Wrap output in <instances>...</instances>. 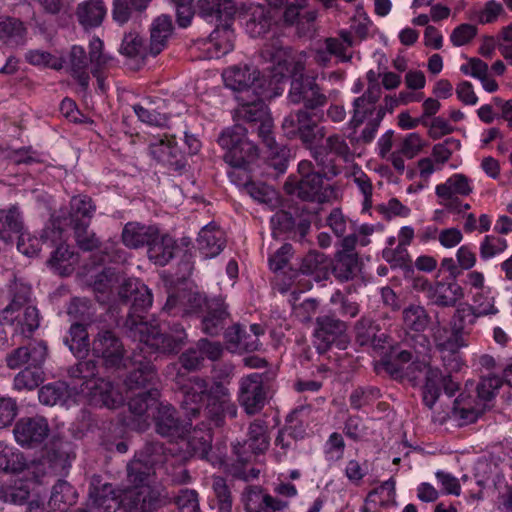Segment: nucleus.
<instances>
[{
    "mask_svg": "<svg viewBox=\"0 0 512 512\" xmlns=\"http://www.w3.org/2000/svg\"><path fill=\"white\" fill-rule=\"evenodd\" d=\"M288 139H299L302 145L309 149L318 167L325 170L328 167V155L333 154L348 161L352 154L344 136L334 133L325 139L323 146L317 144L324 139L326 128L319 126L311 112L297 109L284 117L281 125Z\"/></svg>",
    "mask_w": 512,
    "mask_h": 512,
    "instance_id": "obj_2",
    "label": "nucleus"
},
{
    "mask_svg": "<svg viewBox=\"0 0 512 512\" xmlns=\"http://www.w3.org/2000/svg\"><path fill=\"white\" fill-rule=\"evenodd\" d=\"M16 442L24 448H37L47 439L50 427L42 416L20 418L13 429Z\"/></svg>",
    "mask_w": 512,
    "mask_h": 512,
    "instance_id": "obj_15",
    "label": "nucleus"
},
{
    "mask_svg": "<svg viewBox=\"0 0 512 512\" xmlns=\"http://www.w3.org/2000/svg\"><path fill=\"white\" fill-rule=\"evenodd\" d=\"M211 488L218 512H232L233 495L227 480L221 476H213Z\"/></svg>",
    "mask_w": 512,
    "mask_h": 512,
    "instance_id": "obj_57",
    "label": "nucleus"
},
{
    "mask_svg": "<svg viewBox=\"0 0 512 512\" xmlns=\"http://www.w3.org/2000/svg\"><path fill=\"white\" fill-rule=\"evenodd\" d=\"M237 100L239 102L237 116L240 120L250 124L251 128L270 116L267 105L257 93L238 95Z\"/></svg>",
    "mask_w": 512,
    "mask_h": 512,
    "instance_id": "obj_25",
    "label": "nucleus"
},
{
    "mask_svg": "<svg viewBox=\"0 0 512 512\" xmlns=\"http://www.w3.org/2000/svg\"><path fill=\"white\" fill-rule=\"evenodd\" d=\"M8 299L9 303L0 311V325H14V314L26 306L32 305L31 285L14 278L8 286Z\"/></svg>",
    "mask_w": 512,
    "mask_h": 512,
    "instance_id": "obj_16",
    "label": "nucleus"
},
{
    "mask_svg": "<svg viewBox=\"0 0 512 512\" xmlns=\"http://www.w3.org/2000/svg\"><path fill=\"white\" fill-rule=\"evenodd\" d=\"M297 449V436L295 428L286 426L278 431L274 441V457L278 462L293 456Z\"/></svg>",
    "mask_w": 512,
    "mask_h": 512,
    "instance_id": "obj_44",
    "label": "nucleus"
},
{
    "mask_svg": "<svg viewBox=\"0 0 512 512\" xmlns=\"http://www.w3.org/2000/svg\"><path fill=\"white\" fill-rule=\"evenodd\" d=\"M261 56L276 65L281 75L289 72L290 66L295 63L291 48L285 47L279 37H273L263 45Z\"/></svg>",
    "mask_w": 512,
    "mask_h": 512,
    "instance_id": "obj_27",
    "label": "nucleus"
},
{
    "mask_svg": "<svg viewBox=\"0 0 512 512\" xmlns=\"http://www.w3.org/2000/svg\"><path fill=\"white\" fill-rule=\"evenodd\" d=\"M40 239L49 247L57 245L47 261L48 265L62 276L71 274L78 256L70 250L68 245L61 243L62 230L52 223L42 230Z\"/></svg>",
    "mask_w": 512,
    "mask_h": 512,
    "instance_id": "obj_12",
    "label": "nucleus"
},
{
    "mask_svg": "<svg viewBox=\"0 0 512 512\" xmlns=\"http://www.w3.org/2000/svg\"><path fill=\"white\" fill-rule=\"evenodd\" d=\"M96 211V205L91 197L78 195L72 197L68 216L64 219L71 228L90 226L91 220Z\"/></svg>",
    "mask_w": 512,
    "mask_h": 512,
    "instance_id": "obj_26",
    "label": "nucleus"
},
{
    "mask_svg": "<svg viewBox=\"0 0 512 512\" xmlns=\"http://www.w3.org/2000/svg\"><path fill=\"white\" fill-rule=\"evenodd\" d=\"M422 289L427 292V297L433 304L439 307H454L464 297L461 285L455 279L451 281H438L435 284L423 281Z\"/></svg>",
    "mask_w": 512,
    "mask_h": 512,
    "instance_id": "obj_19",
    "label": "nucleus"
},
{
    "mask_svg": "<svg viewBox=\"0 0 512 512\" xmlns=\"http://www.w3.org/2000/svg\"><path fill=\"white\" fill-rule=\"evenodd\" d=\"M247 128L240 124L224 129L217 142L225 150L224 161L228 165L253 163L258 158L257 146L247 138Z\"/></svg>",
    "mask_w": 512,
    "mask_h": 512,
    "instance_id": "obj_7",
    "label": "nucleus"
},
{
    "mask_svg": "<svg viewBox=\"0 0 512 512\" xmlns=\"http://www.w3.org/2000/svg\"><path fill=\"white\" fill-rule=\"evenodd\" d=\"M159 391L157 389H148L140 391L135 396L131 397L128 402L129 410L135 416L140 418L145 416V413L150 409H157Z\"/></svg>",
    "mask_w": 512,
    "mask_h": 512,
    "instance_id": "obj_55",
    "label": "nucleus"
},
{
    "mask_svg": "<svg viewBox=\"0 0 512 512\" xmlns=\"http://www.w3.org/2000/svg\"><path fill=\"white\" fill-rule=\"evenodd\" d=\"M378 107L374 103L368 102L365 98L357 97L353 101V115L349 122L350 128L356 130L366 119L376 116Z\"/></svg>",
    "mask_w": 512,
    "mask_h": 512,
    "instance_id": "obj_61",
    "label": "nucleus"
},
{
    "mask_svg": "<svg viewBox=\"0 0 512 512\" xmlns=\"http://www.w3.org/2000/svg\"><path fill=\"white\" fill-rule=\"evenodd\" d=\"M153 420L156 433L170 441L187 437L192 426V420H181L176 409L168 403H159Z\"/></svg>",
    "mask_w": 512,
    "mask_h": 512,
    "instance_id": "obj_14",
    "label": "nucleus"
},
{
    "mask_svg": "<svg viewBox=\"0 0 512 512\" xmlns=\"http://www.w3.org/2000/svg\"><path fill=\"white\" fill-rule=\"evenodd\" d=\"M89 64L91 63L84 48L77 45L73 46L69 54V66L72 75L83 89H87L89 85Z\"/></svg>",
    "mask_w": 512,
    "mask_h": 512,
    "instance_id": "obj_43",
    "label": "nucleus"
},
{
    "mask_svg": "<svg viewBox=\"0 0 512 512\" xmlns=\"http://www.w3.org/2000/svg\"><path fill=\"white\" fill-rule=\"evenodd\" d=\"M78 493L76 489L66 480H58L53 486L49 505L59 512H66L72 505L76 504Z\"/></svg>",
    "mask_w": 512,
    "mask_h": 512,
    "instance_id": "obj_39",
    "label": "nucleus"
},
{
    "mask_svg": "<svg viewBox=\"0 0 512 512\" xmlns=\"http://www.w3.org/2000/svg\"><path fill=\"white\" fill-rule=\"evenodd\" d=\"M44 381L42 368L26 367L16 374L13 380V387L18 391H32Z\"/></svg>",
    "mask_w": 512,
    "mask_h": 512,
    "instance_id": "obj_58",
    "label": "nucleus"
},
{
    "mask_svg": "<svg viewBox=\"0 0 512 512\" xmlns=\"http://www.w3.org/2000/svg\"><path fill=\"white\" fill-rule=\"evenodd\" d=\"M122 501H119L112 484H101L94 478L89 488L87 512H116Z\"/></svg>",
    "mask_w": 512,
    "mask_h": 512,
    "instance_id": "obj_18",
    "label": "nucleus"
},
{
    "mask_svg": "<svg viewBox=\"0 0 512 512\" xmlns=\"http://www.w3.org/2000/svg\"><path fill=\"white\" fill-rule=\"evenodd\" d=\"M224 337L234 351L253 352L260 346L259 339L255 335H250L240 324H234L227 328Z\"/></svg>",
    "mask_w": 512,
    "mask_h": 512,
    "instance_id": "obj_37",
    "label": "nucleus"
},
{
    "mask_svg": "<svg viewBox=\"0 0 512 512\" xmlns=\"http://www.w3.org/2000/svg\"><path fill=\"white\" fill-rule=\"evenodd\" d=\"M158 234V228L147 226L138 222H128L125 224L121 239L123 244L130 249H138L145 245L149 246L151 241Z\"/></svg>",
    "mask_w": 512,
    "mask_h": 512,
    "instance_id": "obj_28",
    "label": "nucleus"
},
{
    "mask_svg": "<svg viewBox=\"0 0 512 512\" xmlns=\"http://www.w3.org/2000/svg\"><path fill=\"white\" fill-rule=\"evenodd\" d=\"M127 480L133 487L141 485H150L149 481L155 473V467L151 465V461L146 463L142 458H134L128 462Z\"/></svg>",
    "mask_w": 512,
    "mask_h": 512,
    "instance_id": "obj_49",
    "label": "nucleus"
},
{
    "mask_svg": "<svg viewBox=\"0 0 512 512\" xmlns=\"http://www.w3.org/2000/svg\"><path fill=\"white\" fill-rule=\"evenodd\" d=\"M120 302L130 305L124 322L126 334L138 341L137 349L145 353L148 348L163 354H176L182 349L181 338L161 333L157 326L145 321L144 314L151 307L153 298L148 287L137 279H126L118 291Z\"/></svg>",
    "mask_w": 512,
    "mask_h": 512,
    "instance_id": "obj_1",
    "label": "nucleus"
},
{
    "mask_svg": "<svg viewBox=\"0 0 512 512\" xmlns=\"http://www.w3.org/2000/svg\"><path fill=\"white\" fill-rule=\"evenodd\" d=\"M228 312L220 299H212L207 305L206 315L201 322L202 331L209 336H217L224 329Z\"/></svg>",
    "mask_w": 512,
    "mask_h": 512,
    "instance_id": "obj_31",
    "label": "nucleus"
},
{
    "mask_svg": "<svg viewBox=\"0 0 512 512\" xmlns=\"http://www.w3.org/2000/svg\"><path fill=\"white\" fill-rule=\"evenodd\" d=\"M435 192L438 197L468 196L472 192L471 180L464 174H453L437 185Z\"/></svg>",
    "mask_w": 512,
    "mask_h": 512,
    "instance_id": "obj_48",
    "label": "nucleus"
},
{
    "mask_svg": "<svg viewBox=\"0 0 512 512\" xmlns=\"http://www.w3.org/2000/svg\"><path fill=\"white\" fill-rule=\"evenodd\" d=\"M236 12L231 0H199L198 14L205 19H230Z\"/></svg>",
    "mask_w": 512,
    "mask_h": 512,
    "instance_id": "obj_40",
    "label": "nucleus"
},
{
    "mask_svg": "<svg viewBox=\"0 0 512 512\" xmlns=\"http://www.w3.org/2000/svg\"><path fill=\"white\" fill-rule=\"evenodd\" d=\"M149 148L154 159L172 170H181L186 165L184 156L174 138L158 139L150 143Z\"/></svg>",
    "mask_w": 512,
    "mask_h": 512,
    "instance_id": "obj_23",
    "label": "nucleus"
},
{
    "mask_svg": "<svg viewBox=\"0 0 512 512\" xmlns=\"http://www.w3.org/2000/svg\"><path fill=\"white\" fill-rule=\"evenodd\" d=\"M122 367L129 369L124 380V385L129 391L153 389L150 386L154 385L157 379L156 369L151 359L140 350L135 348Z\"/></svg>",
    "mask_w": 512,
    "mask_h": 512,
    "instance_id": "obj_13",
    "label": "nucleus"
},
{
    "mask_svg": "<svg viewBox=\"0 0 512 512\" xmlns=\"http://www.w3.org/2000/svg\"><path fill=\"white\" fill-rule=\"evenodd\" d=\"M294 215L287 210L276 211L270 219V225L273 238L288 239L291 234V224H293Z\"/></svg>",
    "mask_w": 512,
    "mask_h": 512,
    "instance_id": "obj_62",
    "label": "nucleus"
},
{
    "mask_svg": "<svg viewBox=\"0 0 512 512\" xmlns=\"http://www.w3.org/2000/svg\"><path fill=\"white\" fill-rule=\"evenodd\" d=\"M25 28L23 23L11 17L0 19V40L4 43L17 46L24 42Z\"/></svg>",
    "mask_w": 512,
    "mask_h": 512,
    "instance_id": "obj_54",
    "label": "nucleus"
},
{
    "mask_svg": "<svg viewBox=\"0 0 512 512\" xmlns=\"http://www.w3.org/2000/svg\"><path fill=\"white\" fill-rule=\"evenodd\" d=\"M222 77L225 86L236 91L239 95H251L255 92L259 72L248 65H235L224 70Z\"/></svg>",
    "mask_w": 512,
    "mask_h": 512,
    "instance_id": "obj_20",
    "label": "nucleus"
},
{
    "mask_svg": "<svg viewBox=\"0 0 512 512\" xmlns=\"http://www.w3.org/2000/svg\"><path fill=\"white\" fill-rule=\"evenodd\" d=\"M22 314H14L15 323L20 333L30 336L40 325L39 310L35 305H28L23 308Z\"/></svg>",
    "mask_w": 512,
    "mask_h": 512,
    "instance_id": "obj_60",
    "label": "nucleus"
},
{
    "mask_svg": "<svg viewBox=\"0 0 512 512\" xmlns=\"http://www.w3.org/2000/svg\"><path fill=\"white\" fill-rule=\"evenodd\" d=\"M98 251V263H124L127 259V253L123 250L119 243L113 240L101 242Z\"/></svg>",
    "mask_w": 512,
    "mask_h": 512,
    "instance_id": "obj_63",
    "label": "nucleus"
},
{
    "mask_svg": "<svg viewBox=\"0 0 512 512\" xmlns=\"http://www.w3.org/2000/svg\"><path fill=\"white\" fill-rule=\"evenodd\" d=\"M173 24L171 17L160 15L157 17L150 28L149 52L151 56H157L166 47L168 39L172 35Z\"/></svg>",
    "mask_w": 512,
    "mask_h": 512,
    "instance_id": "obj_33",
    "label": "nucleus"
},
{
    "mask_svg": "<svg viewBox=\"0 0 512 512\" xmlns=\"http://www.w3.org/2000/svg\"><path fill=\"white\" fill-rule=\"evenodd\" d=\"M423 378L422 400L426 407L432 409L441 395L444 375L439 368L429 366Z\"/></svg>",
    "mask_w": 512,
    "mask_h": 512,
    "instance_id": "obj_38",
    "label": "nucleus"
},
{
    "mask_svg": "<svg viewBox=\"0 0 512 512\" xmlns=\"http://www.w3.org/2000/svg\"><path fill=\"white\" fill-rule=\"evenodd\" d=\"M403 326L414 332H424L431 322L427 310L416 304H410L402 311Z\"/></svg>",
    "mask_w": 512,
    "mask_h": 512,
    "instance_id": "obj_47",
    "label": "nucleus"
},
{
    "mask_svg": "<svg viewBox=\"0 0 512 512\" xmlns=\"http://www.w3.org/2000/svg\"><path fill=\"white\" fill-rule=\"evenodd\" d=\"M120 52L126 57L134 59H145L147 56L151 55L149 46L145 44V40L136 30L125 33Z\"/></svg>",
    "mask_w": 512,
    "mask_h": 512,
    "instance_id": "obj_53",
    "label": "nucleus"
},
{
    "mask_svg": "<svg viewBox=\"0 0 512 512\" xmlns=\"http://www.w3.org/2000/svg\"><path fill=\"white\" fill-rule=\"evenodd\" d=\"M26 459L18 449L0 442V470L5 472H22L26 468Z\"/></svg>",
    "mask_w": 512,
    "mask_h": 512,
    "instance_id": "obj_52",
    "label": "nucleus"
},
{
    "mask_svg": "<svg viewBox=\"0 0 512 512\" xmlns=\"http://www.w3.org/2000/svg\"><path fill=\"white\" fill-rule=\"evenodd\" d=\"M274 23L271 12L264 6L252 8L250 17L246 21V31L253 38L263 37L268 33Z\"/></svg>",
    "mask_w": 512,
    "mask_h": 512,
    "instance_id": "obj_42",
    "label": "nucleus"
},
{
    "mask_svg": "<svg viewBox=\"0 0 512 512\" xmlns=\"http://www.w3.org/2000/svg\"><path fill=\"white\" fill-rule=\"evenodd\" d=\"M209 303L210 301L200 293L179 291L168 296L164 310L183 315L200 313L204 308L207 309Z\"/></svg>",
    "mask_w": 512,
    "mask_h": 512,
    "instance_id": "obj_22",
    "label": "nucleus"
},
{
    "mask_svg": "<svg viewBox=\"0 0 512 512\" xmlns=\"http://www.w3.org/2000/svg\"><path fill=\"white\" fill-rule=\"evenodd\" d=\"M329 267L330 261L324 253L311 250L302 259L300 272L306 275H313L319 281L327 278Z\"/></svg>",
    "mask_w": 512,
    "mask_h": 512,
    "instance_id": "obj_41",
    "label": "nucleus"
},
{
    "mask_svg": "<svg viewBox=\"0 0 512 512\" xmlns=\"http://www.w3.org/2000/svg\"><path fill=\"white\" fill-rule=\"evenodd\" d=\"M64 343L76 357L86 355L91 346L86 326L79 322L73 323L64 338Z\"/></svg>",
    "mask_w": 512,
    "mask_h": 512,
    "instance_id": "obj_45",
    "label": "nucleus"
},
{
    "mask_svg": "<svg viewBox=\"0 0 512 512\" xmlns=\"http://www.w3.org/2000/svg\"><path fill=\"white\" fill-rule=\"evenodd\" d=\"M299 176L291 175L284 183L283 189L290 197L303 202L326 204L339 198V189L334 184L324 182L325 170L315 171L313 163L302 160L298 164Z\"/></svg>",
    "mask_w": 512,
    "mask_h": 512,
    "instance_id": "obj_3",
    "label": "nucleus"
},
{
    "mask_svg": "<svg viewBox=\"0 0 512 512\" xmlns=\"http://www.w3.org/2000/svg\"><path fill=\"white\" fill-rule=\"evenodd\" d=\"M107 14L103 0H87L77 6L76 16L79 23L85 28H95L102 24Z\"/></svg>",
    "mask_w": 512,
    "mask_h": 512,
    "instance_id": "obj_32",
    "label": "nucleus"
},
{
    "mask_svg": "<svg viewBox=\"0 0 512 512\" xmlns=\"http://www.w3.org/2000/svg\"><path fill=\"white\" fill-rule=\"evenodd\" d=\"M23 221L17 205L0 210V240L12 243L22 238Z\"/></svg>",
    "mask_w": 512,
    "mask_h": 512,
    "instance_id": "obj_30",
    "label": "nucleus"
},
{
    "mask_svg": "<svg viewBox=\"0 0 512 512\" xmlns=\"http://www.w3.org/2000/svg\"><path fill=\"white\" fill-rule=\"evenodd\" d=\"M304 65L301 62L294 63L288 100L292 104H303V110L310 112L322 108L328 102V97L317 83L315 76L303 73Z\"/></svg>",
    "mask_w": 512,
    "mask_h": 512,
    "instance_id": "obj_6",
    "label": "nucleus"
},
{
    "mask_svg": "<svg viewBox=\"0 0 512 512\" xmlns=\"http://www.w3.org/2000/svg\"><path fill=\"white\" fill-rule=\"evenodd\" d=\"M180 389L182 392L181 408L189 420L201 416L205 396L208 398V402L234 403L228 385L223 381H212L209 386L206 378L192 376Z\"/></svg>",
    "mask_w": 512,
    "mask_h": 512,
    "instance_id": "obj_4",
    "label": "nucleus"
},
{
    "mask_svg": "<svg viewBox=\"0 0 512 512\" xmlns=\"http://www.w3.org/2000/svg\"><path fill=\"white\" fill-rule=\"evenodd\" d=\"M473 402L470 396L464 397L462 394L454 400L450 417L457 421L459 426L475 422L484 412V404L474 405Z\"/></svg>",
    "mask_w": 512,
    "mask_h": 512,
    "instance_id": "obj_36",
    "label": "nucleus"
},
{
    "mask_svg": "<svg viewBox=\"0 0 512 512\" xmlns=\"http://www.w3.org/2000/svg\"><path fill=\"white\" fill-rule=\"evenodd\" d=\"M316 325L314 336L319 341L317 349L320 352H325L347 329L346 323L334 314L317 317Z\"/></svg>",
    "mask_w": 512,
    "mask_h": 512,
    "instance_id": "obj_21",
    "label": "nucleus"
},
{
    "mask_svg": "<svg viewBox=\"0 0 512 512\" xmlns=\"http://www.w3.org/2000/svg\"><path fill=\"white\" fill-rule=\"evenodd\" d=\"M477 319L476 310L472 305H461L455 310L451 318L450 328L452 331L467 337Z\"/></svg>",
    "mask_w": 512,
    "mask_h": 512,
    "instance_id": "obj_50",
    "label": "nucleus"
},
{
    "mask_svg": "<svg viewBox=\"0 0 512 512\" xmlns=\"http://www.w3.org/2000/svg\"><path fill=\"white\" fill-rule=\"evenodd\" d=\"M93 356L108 369H120L127 362L126 349L120 336L111 329H101L91 342Z\"/></svg>",
    "mask_w": 512,
    "mask_h": 512,
    "instance_id": "obj_10",
    "label": "nucleus"
},
{
    "mask_svg": "<svg viewBox=\"0 0 512 512\" xmlns=\"http://www.w3.org/2000/svg\"><path fill=\"white\" fill-rule=\"evenodd\" d=\"M247 512H282L289 507V502L266 493L261 486H247L242 495Z\"/></svg>",
    "mask_w": 512,
    "mask_h": 512,
    "instance_id": "obj_17",
    "label": "nucleus"
},
{
    "mask_svg": "<svg viewBox=\"0 0 512 512\" xmlns=\"http://www.w3.org/2000/svg\"><path fill=\"white\" fill-rule=\"evenodd\" d=\"M70 397L69 387L65 382L57 381L40 388L39 401L47 406L63 405Z\"/></svg>",
    "mask_w": 512,
    "mask_h": 512,
    "instance_id": "obj_51",
    "label": "nucleus"
},
{
    "mask_svg": "<svg viewBox=\"0 0 512 512\" xmlns=\"http://www.w3.org/2000/svg\"><path fill=\"white\" fill-rule=\"evenodd\" d=\"M69 376L73 379L82 380L81 392H88L99 400L107 408H116L122 403V396L114 385L103 378H97L98 367L94 360L80 361L72 366Z\"/></svg>",
    "mask_w": 512,
    "mask_h": 512,
    "instance_id": "obj_5",
    "label": "nucleus"
},
{
    "mask_svg": "<svg viewBox=\"0 0 512 512\" xmlns=\"http://www.w3.org/2000/svg\"><path fill=\"white\" fill-rule=\"evenodd\" d=\"M360 265L357 253L337 252L330 261L332 274L339 282L353 280L361 270Z\"/></svg>",
    "mask_w": 512,
    "mask_h": 512,
    "instance_id": "obj_29",
    "label": "nucleus"
},
{
    "mask_svg": "<svg viewBox=\"0 0 512 512\" xmlns=\"http://www.w3.org/2000/svg\"><path fill=\"white\" fill-rule=\"evenodd\" d=\"M171 502L165 489L141 485L126 491L122 504L127 512H157Z\"/></svg>",
    "mask_w": 512,
    "mask_h": 512,
    "instance_id": "obj_9",
    "label": "nucleus"
},
{
    "mask_svg": "<svg viewBox=\"0 0 512 512\" xmlns=\"http://www.w3.org/2000/svg\"><path fill=\"white\" fill-rule=\"evenodd\" d=\"M440 345L441 347L438 351L443 354L444 365L450 371L460 370L462 363L459 357V350L468 345L466 337L450 329L448 338L445 339L444 343H440Z\"/></svg>",
    "mask_w": 512,
    "mask_h": 512,
    "instance_id": "obj_35",
    "label": "nucleus"
},
{
    "mask_svg": "<svg viewBox=\"0 0 512 512\" xmlns=\"http://www.w3.org/2000/svg\"><path fill=\"white\" fill-rule=\"evenodd\" d=\"M176 249V241L171 236L158 233L148 246V258L156 265L165 266L174 258Z\"/></svg>",
    "mask_w": 512,
    "mask_h": 512,
    "instance_id": "obj_34",
    "label": "nucleus"
},
{
    "mask_svg": "<svg viewBox=\"0 0 512 512\" xmlns=\"http://www.w3.org/2000/svg\"><path fill=\"white\" fill-rule=\"evenodd\" d=\"M381 396L380 390L374 386L357 387L349 397L350 405L353 409L359 410L363 406L369 405Z\"/></svg>",
    "mask_w": 512,
    "mask_h": 512,
    "instance_id": "obj_64",
    "label": "nucleus"
},
{
    "mask_svg": "<svg viewBox=\"0 0 512 512\" xmlns=\"http://www.w3.org/2000/svg\"><path fill=\"white\" fill-rule=\"evenodd\" d=\"M151 0H113L112 18L123 25L129 21L132 10L142 12Z\"/></svg>",
    "mask_w": 512,
    "mask_h": 512,
    "instance_id": "obj_56",
    "label": "nucleus"
},
{
    "mask_svg": "<svg viewBox=\"0 0 512 512\" xmlns=\"http://www.w3.org/2000/svg\"><path fill=\"white\" fill-rule=\"evenodd\" d=\"M275 376V372L266 371L240 379L238 401L248 415H255L265 406L269 384Z\"/></svg>",
    "mask_w": 512,
    "mask_h": 512,
    "instance_id": "obj_8",
    "label": "nucleus"
},
{
    "mask_svg": "<svg viewBox=\"0 0 512 512\" xmlns=\"http://www.w3.org/2000/svg\"><path fill=\"white\" fill-rule=\"evenodd\" d=\"M29 495V488L22 480H15L9 485L0 481V500L5 503L21 505L27 501Z\"/></svg>",
    "mask_w": 512,
    "mask_h": 512,
    "instance_id": "obj_59",
    "label": "nucleus"
},
{
    "mask_svg": "<svg viewBox=\"0 0 512 512\" xmlns=\"http://www.w3.org/2000/svg\"><path fill=\"white\" fill-rule=\"evenodd\" d=\"M196 241L197 249L205 259L218 256L226 246L225 233L214 222L200 230Z\"/></svg>",
    "mask_w": 512,
    "mask_h": 512,
    "instance_id": "obj_24",
    "label": "nucleus"
},
{
    "mask_svg": "<svg viewBox=\"0 0 512 512\" xmlns=\"http://www.w3.org/2000/svg\"><path fill=\"white\" fill-rule=\"evenodd\" d=\"M204 418L209 421V425L222 427L225 424V417L236 418L238 408L235 403H217L207 402L205 408H202Z\"/></svg>",
    "mask_w": 512,
    "mask_h": 512,
    "instance_id": "obj_46",
    "label": "nucleus"
},
{
    "mask_svg": "<svg viewBox=\"0 0 512 512\" xmlns=\"http://www.w3.org/2000/svg\"><path fill=\"white\" fill-rule=\"evenodd\" d=\"M270 446L267 421L257 418L248 426L246 439L233 445V453L242 464H249L254 457L265 453Z\"/></svg>",
    "mask_w": 512,
    "mask_h": 512,
    "instance_id": "obj_11",
    "label": "nucleus"
}]
</instances>
